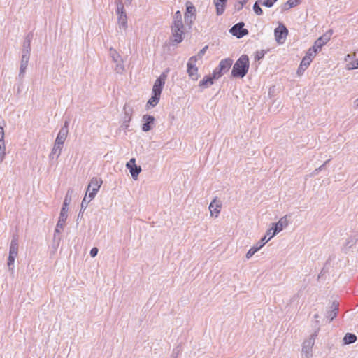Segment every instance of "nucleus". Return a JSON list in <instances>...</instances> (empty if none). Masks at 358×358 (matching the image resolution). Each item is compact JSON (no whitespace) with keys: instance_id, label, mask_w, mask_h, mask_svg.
I'll list each match as a JSON object with an SVG mask.
<instances>
[{"instance_id":"obj_10","label":"nucleus","mask_w":358,"mask_h":358,"mask_svg":"<svg viewBox=\"0 0 358 358\" xmlns=\"http://www.w3.org/2000/svg\"><path fill=\"white\" fill-rule=\"evenodd\" d=\"M270 241V238H267L266 236H264L254 245L246 253L245 257L249 259H250L257 251H259L264 245Z\"/></svg>"},{"instance_id":"obj_47","label":"nucleus","mask_w":358,"mask_h":358,"mask_svg":"<svg viewBox=\"0 0 358 358\" xmlns=\"http://www.w3.org/2000/svg\"><path fill=\"white\" fill-rule=\"evenodd\" d=\"M306 70V68L303 66H302L301 64L297 69V74L299 76H301L303 75V73H304V71Z\"/></svg>"},{"instance_id":"obj_4","label":"nucleus","mask_w":358,"mask_h":358,"mask_svg":"<svg viewBox=\"0 0 358 358\" xmlns=\"http://www.w3.org/2000/svg\"><path fill=\"white\" fill-rule=\"evenodd\" d=\"M116 6V13L118 15L117 24L119 28L126 30L127 28V16L124 10V5L121 1H117Z\"/></svg>"},{"instance_id":"obj_36","label":"nucleus","mask_w":358,"mask_h":358,"mask_svg":"<svg viewBox=\"0 0 358 358\" xmlns=\"http://www.w3.org/2000/svg\"><path fill=\"white\" fill-rule=\"evenodd\" d=\"M222 75H224V73L220 71V69L218 67H216L213 71L211 77L212 78H213V80H217L220 78Z\"/></svg>"},{"instance_id":"obj_12","label":"nucleus","mask_w":358,"mask_h":358,"mask_svg":"<svg viewBox=\"0 0 358 358\" xmlns=\"http://www.w3.org/2000/svg\"><path fill=\"white\" fill-rule=\"evenodd\" d=\"M331 34V31L327 32L326 34L320 36L319 38H317L315 41L313 46L311 47L310 48H313L315 50V53H317V52L320 50L322 48V46L324 45L330 40Z\"/></svg>"},{"instance_id":"obj_32","label":"nucleus","mask_w":358,"mask_h":358,"mask_svg":"<svg viewBox=\"0 0 358 358\" xmlns=\"http://www.w3.org/2000/svg\"><path fill=\"white\" fill-rule=\"evenodd\" d=\"M5 142H0V164H1L6 157Z\"/></svg>"},{"instance_id":"obj_13","label":"nucleus","mask_w":358,"mask_h":358,"mask_svg":"<svg viewBox=\"0 0 358 358\" xmlns=\"http://www.w3.org/2000/svg\"><path fill=\"white\" fill-rule=\"evenodd\" d=\"M244 23L239 22L234 25L230 29V33L236 36L238 38H241L248 34V31L243 28Z\"/></svg>"},{"instance_id":"obj_35","label":"nucleus","mask_w":358,"mask_h":358,"mask_svg":"<svg viewBox=\"0 0 358 358\" xmlns=\"http://www.w3.org/2000/svg\"><path fill=\"white\" fill-rule=\"evenodd\" d=\"M115 71L117 73H122L124 71V64H123V61L121 60V62H115Z\"/></svg>"},{"instance_id":"obj_31","label":"nucleus","mask_w":358,"mask_h":358,"mask_svg":"<svg viewBox=\"0 0 358 358\" xmlns=\"http://www.w3.org/2000/svg\"><path fill=\"white\" fill-rule=\"evenodd\" d=\"M128 169L130 171L132 178L134 180H136L138 178V176L139 175V173L141 171V166H137L136 165H134V166H130V168H128Z\"/></svg>"},{"instance_id":"obj_52","label":"nucleus","mask_w":358,"mask_h":358,"mask_svg":"<svg viewBox=\"0 0 358 358\" xmlns=\"http://www.w3.org/2000/svg\"><path fill=\"white\" fill-rule=\"evenodd\" d=\"M289 9H290V8H289V5H287V2H286V3L282 6V10L283 11H285V10H289Z\"/></svg>"},{"instance_id":"obj_49","label":"nucleus","mask_w":358,"mask_h":358,"mask_svg":"<svg viewBox=\"0 0 358 358\" xmlns=\"http://www.w3.org/2000/svg\"><path fill=\"white\" fill-rule=\"evenodd\" d=\"M97 253H98V249L95 247L92 248L90 250V252L91 257H96L97 255Z\"/></svg>"},{"instance_id":"obj_50","label":"nucleus","mask_w":358,"mask_h":358,"mask_svg":"<svg viewBox=\"0 0 358 358\" xmlns=\"http://www.w3.org/2000/svg\"><path fill=\"white\" fill-rule=\"evenodd\" d=\"M136 159L134 158H131L129 162H128L126 164L127 168H130V166L136 165Z\"/></svg>"},{"instance_id":"obj_21","label":"nucleus","mask_w":358,"mask_h":358,"mask_svg":"<svg viewBox=\"0 0 358 358\" xmlns=\"http://www.w3.org/2000/svg\"><path fill=\"white\" fill-rule=\"evenodd\" d=\"M339 308V303L334 301L331 306V310L327 311V317L329 319V322H331L338 315Z\"/></svg>"},{"instance_id":"obj_14","label":"nucleus","mask_w":358,"mask_h":358,"mask_svg":"<svg viewBox=\"0 0 358 358\" xmlns=\"http://www.w3.org/2000/svg\"><path fill=\"white\" fill-rule=\"evenodd\" d=\"M142 131L147 132L150 131L154 127L155 123V119L154 116L145 114L142 117Z\"/></svg>"},{"instance_id":"obj_39","label":"nucleus","mask_w":358,"mask_h":358,"mask_svg":"<svg viewBox=\"0 0 358 358\" xmlns=\"http://www.w3.org/2000/svg\"><path fill=\"white\" fill-rule=\"evenodd\" d=\"M259 0L257 1H256L253 6V10H254V12L258 15H262L263 13V11L262 10V8H260L259 6Z\"/></svg>"},{"instance_id":"obj_20","label":"nucleus","mask_w":358,"mask_h":358,"mask_svg":"<svg viewBox=\"0 0 358 358\" xmlns=\"http://www.w3.org/2000/svg\"><path fill=\"white\" fill-rule=\"evenodd\" d=\"M232 64H233V59H231V58H225V59H222L220 62L219 65L217 66V67L224 74L225 73L229 71V70L231 67Z\"/></svg>"},{"instance_id":"obj_18","label":"nucleus","mask_w":358,"mask_h":358,"mask_svg":"<svg viewBox=\"0 0 358 358\" xmlns=\"http://www.w3.org/2000/svg\"><path fill=\"white\" fill-rule=\"evenodd\" d=\"M29 58H30V55H28L26 53H25V55H22L20 71H19V74H18V77L21 80H22L24 78Z\"/></svg>"},{"instance_id":"obj_26","label":"nucleus","mask_w":358,"mask_h":358,"mask_svg":"<svg viewBox=\"0 0 358 358\" xmlns=\"http://www.w3.org/2000/svg\"><path fill=\"white\" fill-rule=\"evenodd\" d=\"M124 119L131 120L134 114V108L130 104L126 103L123 108Z\"/></svg>"},{"instance_id":"obj_51","label":"nucleus","mask_w":358,"mask_h":358,"mask_svg":"<svg viewBox=\"0 0 358 358\" xmlns=\"http://www.w3.org/2000/svg\"><path fill=\"white\" fill-rule=\"evenodd\" d=\"M273 231V225L271 226V228H269L267 231H266V234L265 236H269V238H271V234H272V232Z\"/></svg>"},{"instance_id":"obj_15","label":"nucleus","mask_w":358,"mask_h":358,"mask_svg":"<svg viewBox=\"0 0 358 358\" xmlns=\"http://www.w3.org/2000/svg\"><path fill=\"white\" fill-rule=\"evenodd\" d=\"M196 8L192 4H187L186 12L185 13V23L191 25L196 19Z\"/></svg>"},{"instance_id":"obj_48","label":"nucleus","mask_w":358,"mask_h":358,"mask_svg":"<svg viewBox=\"0 0 358 358\" xmlns=\"http://www.w3.org/2000/svg\"><path fill=\"white\" fill-rule=\"evenodd\" d=\"M265 52L264 51H257L255 55L256 59H261L264 57Z\"/></svg>"},{"instance_id":"obj_22","label":"nucleus","mask_w":358,"mask_h":358,"mask_svg":"<svg viewBox=\"0 0 358 358\" xmlns=\"http://www.w3.org/2000/svg\"><path fill=\"white\" fill-rule=\"evenodd\" d=\"M32 36L30 34H28L24 39L23 43V49L22 51V55H25V53L28 55H30L31 52V41Z\"/></svg>"},{"instance_id":"obj_43","label":"nucleus","mask_w":358,"mask_h":358,"mask_svg":"<svg viewBox=\"0 0 358 358\" xmlns=\"http://www.w3.org/2000/svg\"><path fill=\"white\" fill-rule=\"evenodd\" d=\"M208 49V46H205L204 48H203L196 55H195L194 57H197V60L198 59H202L203 56L205 55L206 50Z\"/></svg>"},{"instance_id":"obj_16","label":"nucleus","mask_w":358,"mask_h":358,"mask_svg":"<svg viewBox=\"0 0 358 358\" xmlns=\"http://www.w3.org/2000/svg\"><path fill=\"white\" fill-rule=\"evenodd\" d=\"M288 34V30L284 25H280L275 29V36L277 42L280 44L283 43L286 36Z\"/></svg>"},{"instance_id":"obj_3","label":"nucleus","mask_w":358,"mask_h":358,"mask_svg":"<svg viewBox=\"0 0 358 358\" xmlns=\"http://www.w3.org/2000/svg\"><path fill=\"white\" fill-rule=\"evenodd\" d=\"M317 332L318 331H316L310 335L302 344L301 352L305 355L306 358H310L313 356V347L315 344L316 337L317 336Z\"/></svg>"},{"instance_id":"obj_25","label":"nucleus","mask_w":358,"mask_h":358,"mask_svg":"<svg viewBox=\"0 0 358 358\" xmlns=\"http://www.w3.org/2000/svg\"><path fill=\"white\" fill-rule=\"evenodd\" d=\"M18 254V241L17 238H13L11 240L10 249H9V255L17 257Z\"/></svg>"},{"instance_id":"obj_27","label":"nucleus","mask_w":358,"mask_h":358,"mask_svg":"<svg viewBox=\"0 0 358 358\" xmlns=\"http://www.w3.org/2000/svg\"><path fill=\"white\" fill-rule=\"evenodd\" d=\"M213 83V78L211 76H206L199 82V86L206 88L212 85Z\"/></svg>"},{"instance_id":"obj_5","label":"nucleus","mask_w":358,"mask_h":358,"mask_svg":"<svg viewBox=\"0 0 358 358\" xmlns=\"http://www.w3.org/2000/svg\"><path fill=\"white\" fill-rule=\"evenodd\" d=\"M102 182H103L101 179L96 177H94L91 179L90 183L87 185L86 191V194L88 196V199H90V200H92L95 197L101 187Z\"/></svg>"},{"instance_id":"obj_30","label":"nucleus","mask_w":358,"mask_h":358,"mask_svg":"<svg viewBox=\"0 0 358 358\" xmlns=\"http://www.w3.org/2000/svg\"><path fill=\"white\" fill-rule=\"evenodd\" d=\"M110 56L114 63L121 62L122 57L116 50L113 48H110Z\"/></svg>"},{"instance_id":"obj_7","label":"nucleus","mask_w":358,"mask_h":358,"mask_svg":"<svg viewBox=\"0 0 358 358\" xmlns=\"http://www.w3.org/2000/svg\"><path fill=\"white\" fill-rule=\"evenodd\" d=\"M169 70L167 69L165 71H164L158 78L155 80L154 85L152 87V93L158 94L161 96L163 87L165 85L166 80L168 76V73Z\"/></svg>"},{"instance_id":"obj_1","label":"nucleus","mask_w":358,"mask_h":358,"mask_svg":"<svg viewBox=\"0 0 358 358\" xmlns=\"http://www.w3.org/2000/svg\"><path fill=\"white\" fill-rule=\"evenodd\" d=\"M250 67L249 57L246 55H242L235 62L231 70L233 78H242L248 73Z\"/></svg>"},{"instance_id":"obj_9","label":"nucleus","mask_w":358,"mask_h":358,"mask_svg":"<svg viewBox=\"0 0 358 358\" xmlns=\"http://www.w3.org/2000/svg\"><path fill=\"white\" fill-rule=\"evenodd\" d=\"M273 231L272 232L271 237L275 236L276 234L280 232L284 228L287 227L289 224L288 215H286L282 217L278 222L273 223Z\"/></svg>"},{"instance_id":"obj_41","label":"nucleus","mask_w":358,"mask_h":358,"mask_svg":"<svg viewBox=\"0 0 358 358\" xmlns=\"http://www.w3.org/2000/svg\"><path fill=\"white\" fill-rule=\"evenodd\" d=\"M15 257H15L13 255H9L8 258V266L9 268V270H13V268L11 267V266H13Z\"/></svg>"},{"instance_id":"obj_53","label":"nucleus","mask_w":358,"mask_h":358,"mask_svg":"<svg viewBox=\"0 0 358 358\" xmlns=\"http://www.w3.org/2000/svg\"><path fill=\"white\" fill-rule=\"evenodd\" d=\"M355 107L358 108V98L355 101Z\"/></svg>"},{"instance_id":"obj_46","label":"nucleus","mask_w":358,"mask_h":358,"mask_svg":"<svg viewBox=\"0 0 358 358\" xmlns=\"http://www.w3.org/2000/svg\"><path fill=\"white\" fill-rule=\"evenodd\" d=\"M329 162V160H327L322 166H320L319 168L316 169L313 172V175L317 174L324 166L325 165Z\"/></svg>"},{"instance_id":"obj_40","label":"nucleus","mask_w":358,"mask_h":358,"mask_svg":"<svg viewBox=\"0 0 358 358\" xmlns=\"http://www.w3.org/2000/svg\"><path fill=\"white\" fill-rule=\"evenodd\" d=\"M69 193V190L68 191V193L65 196V199H64V203H63V206H62V208L61 210H64L65 212L68 213V206L70 203V201H71V198H68V194Z\"/></svg>"},{"instance_id":"obj_11","label":"nucleus","mask_w":358,"mask_h":358,"mask_svg":"<svg viewBox=\"0 0 358 358\" xmlns=\"http://www.w3.org/2000/svg\"><path fill=\"white\" fill-rule=\"evenodd\" d=\"M69 134V122L66 121L64 126L60 129L55 143L64 146V142Z\"/></svg>"},{"instance_id":"obj_8","label":"nucleus","mask_w":358,"mask_h":358,"mask_svg":"<svg viewBox=\"0 0 358 358\" xmlns=\"http://www.w3.org/2000/svg\"><path fill=\"white\" fill-rule=\"evenodd\" d=\"M196 62L197 57H191L187 64V72L193 80H197L199 78L198 68L196 66Z\"/></svg>"},{"instance_id":"obj_2","label":"nucleus","mask_w":358,"mask_h":358,"mask_svg":"<svg viewBox=\"0 0 358 358\" xmlns=\"http://www.w3.org/2000/svg\"><path fill=\"white\" fill-rule=\"evenodd\" d=\"M171 42L173 45L181 43L184 39L185 28L183 23H171Z\"/></svg>"},{"instance_id":"obj_45","label":"nucleus","mask_w":358,"mask_h":358,"mask_svg":"<svg viewBox=\"0 0 358 358\" xmlns=\"http://www.w3.org/2000/svg\"><path fill=\"white\" fill-rule=\"evenodd\" d=\"M287 5H289V8H293L296 6L299 3V0H288Z\"/></svg>"},{"instance_id":"obj_28","label":"nucleus","mask_w":358,"mask_h":358,"mask_svg":"<svg viewBox=\"0 0 358 358\" xmlns=\"http://www.w3.org/2000/svg\"><path fill=\"white\" fill-rule=\"evenodd\" d=\"M160 95L152 94L150 99L148 100L146 107L148 109L150 106L155 107L157 105L160 99Z\"/></svg>"},{"instance_id":"obj_17","label":"nucleus","mask_w":358,"mask_h":358,"mask_svg":"<svg viewBox=\"0 0 358 358\" xmlns=\"http://www.w3.org/2000/svg\"><path fill=\"white\" fill-rule=\"evenodd\" d=\"M222 208V203L220 201L216 198L214 199L209 205V210L210 212V216L217 217L220 213Z\"/></svg>"},{"instance_id":"obj_6","label":"nucleus","mask_w":358,"mask_h":358,"mask_svg":"<svg viewBox=\"0 0 358 358\" xmlns=\"http://www.w3.org/2000/svg\"><path fill=\"white\" fill-rule=\"evenodd\" d=\"M68 217V213L65 212L64 210H61L59 213V217L58 222L57 223L55 231H54V239H57L58 241H60V233L63 229H64V227L66 225V221Z\"/></svg>"},{"instance_id":"obj_29","label":"nucleus","mask_w":358,"mask_h":358,"mask_svg":"<svg viewBox=\"0 0 358 358\" xmlns=\"http://www.w3.org/2000/svg\"><path fill=\"white\" fill-rule=\"evenodd\" d=\"M357 341V336L354 334L347 333L343 338L344 344H351Z\"/></svg>"},{"instance_id":"obj_44","label":"nucleus","mask_w":358,"mask_h":358,"mask_svg":"<svg viewBox=\"0 0 358 358\" xmlns=\"http://www.w3.org/2000/svg\"><path fill=\"white\" fill-rule=\"evenodd\" d=\"M348 69H358V59L355 60L348 64Z\"/></svg>"},{"instance_id":"obj_23","label":"nucleus","mask_w":358,"mask_h":358,"mask_svg":"<svg viewBox=\"0 0 358 358\" xmlns=\"http://www.w3.org/2000/svg\"><path fill=\"white\" fill-rule=\"evenodd\" d=\"M63 147L64 146H62L61 145L54 143V145L51 150V152L49 155V158L50 159H53L55 156H56V159H58V157L60 156V155L62 153Z\"/></svg>"},{"instance_id":"obj_24","label":"nucleus","mask_w":358,"mask_h":358,"mask_svg":"<svg viewBox=\"0 0 358 358\" xmlns=\"http://www.w3.org/2000/svg\"><path fill=\"white\" fill-rule=\"evenodd\" d=\"M226 3L227 0H215L216 13L217 15H220L224 13Z\"/></svg>"},{"instance_id":"obj_19","label":"nucleus","mask_w":358,"mask_h":358,"mask_svg":"<svg viewBox=\"0 0 358 358\" xmlns=\"http://www.w3.org/2000/svg\"><path fill=\"white\" fill-rule=\"evenodd\" d=\"M315 55V50L313 48H309L306 52V55L302 59L300 64L307 69L310 66Z\"/></svg>"},{"instance_id":"obj_37","label":"nucleus","mask_w":358,"mask_h":358,"mask_svg":"<svg viewBox=\"0 0 358 358\" xmlns=\"http://www.w3.org/2000/svg\"><path fill=\"white\" fill-rule=\"evenodd\" d=\"M248 0H239L238 1L236 2L234 4L235 9L238 11L241 10L243 6L248 3Z\"/></svg>"},{"instance_id":"obj_33","label":"nucleus","mask_w":358,"mask_h":358,"mask_svg":"<svg viewBox=\"0 0 358 358\" xmlns=\"http://www.w3.org/2000/svg\"><path fill=\"white\" fill-rule=\"evenodd\" d=\"M172 23H183L182 13L180 10L175 13Z\"/></svg>"},{"instance_id":"obj_38","label":"nucleus","mask_w":358,"mask_h":358,"mask_svg":"<svg viewBox=\"0 0 358 358\" xmlns=\"http://www.w3.org/2000/svg\"><path fill=\"white\" fill-rule=\"evenodd\" d=\"M92 200H90V199H88V196L87 195V194H85V196H84L82 202H81V210L80 211L82 210H85L87 206H88V203L91 201Z\"/></svg>"},{"instance_id":"obj_34","label":"nucleus","mask_w":358,"mask_h":358,"mask_svg":"<svg viewBox=\"0 0 358 358\" xmlns=\"http://www.w3.org/2000/svg\"><path fill=\"white\" fill-rule=\"evenodd\" d=\"M278 0H259V3L262 6L271 8Z\"/></svg>"},{"instance_id":"obj_42","label":"nucleus","mask_w":358,"mask_h":358,"mask_svg":"<svg viewBox=\"0 0 358 358\" xmlns=\"http://www.w3.org/2000/svg\"><path fill=\"white\" fill-rule=\"evenodd\" d=\"M131 120H128V119L123 118L122 122V124H121V128L122 129H124V130L127 129L129 128V127Z\"/></svg>"}]
</instances>
